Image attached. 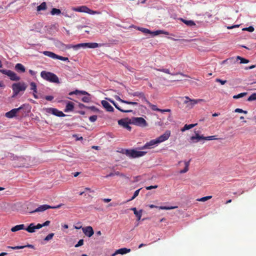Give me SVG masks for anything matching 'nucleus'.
Here are the masks:
<instances>
[{
    "label": "nucleus",
    "instance_id": "nucleus-1",
    "mask_svg": "<svg viewBox=\"0 0 256 256\" xmlns=\"http://www.w3.org/2000/svg\"><path fill=\"white\" fill-rule=\"evenodd\" d=\"M56 46L60 48L62 51H65L68 49L72 48L74 50H78L80 48H98L99 44L96 42H88V43H81L76 45L72 44H65L62 42H58L56 43Z\"/></svg>",
    "mask_w": 256,
    "mask_h": 256
},
{
    "label": "nucleus",
    "instance_id": "nucleus-2",
    "mask_svg": "<svg viewBox=\"0 0 256 256\" xmlns=\"http://www.w3.org/2000/svg\"><path fill=\"white\" fill-rule=\"evenodd\" d=\"M123 151V154L132 158L143 156L146 154V152L138 151L134 149L124 150Z\"/></svg>",
    "mask_w": 256,
    "mask_h": 256
},
{
    "label": "nucleus",
    "instance_id": "nucleus-3",
    "mask_svg": "<svg viewBox=\"0 0 256 256\" xmlns=\"http://www.w3.org/2000/svg\"><path fill=\"white\" fill-rule=\"evenodd\" d=\"M27 88L26 84L24 82H16L12 84V88L13 91L12 98L16 96L21 91H24Z\"/></svg>",
    "mask_w": 256,
    "mask_h": 256
},
{
    "label": "nucleus",
    "instance_id": "nucleus-4",
    "mask_svg": "<svg viewBox=\"0 0 256 256\" xmlns=\"http://www.w3.org/2000/svg\"><path fill=\"white\" fill-rule=\"evenodd\" d=\"M40 76L44 79L52 82L59 83L58 78L54 74L50 72L42 71L40 72Z\"/></svg>",
    "mask_w": 256,
    "mask_h": 256
},
{
    "label": "nucleus",
    "instance_id": "nucleus-5",
    "mask_svg": "<svg viewBox=\"0 0 256 256\" xmlns=\"http://www.w3.org/2000/svg\"><path fill=\"white\" fill-rule=\"evenodd\" d=\"M0 72L2 74H6L9 77L10 80L13 81H18L20 80V77L14 72L8 70H0Z\"/></svg>",
    "mask_w": 256,
    "mask_h": 256
},
{
    "label": "nucleus",
    "instance_id": "nucleus-6",
    "mask_svg": "<svg viewBox=\"0 0 256 256\" xmlns=\"http://www.w3.org/2000/svg\"><path fill=\"white\" fill-rule=\"evenodd\" d=\"M72 10L75 12H85L90 14H94L98 13V12L94 11L84 6L73 8Z\"/></svg>",
    "mask_w": 256,
    "mask_h": 256
},
{
    "label": "nucleus",
    "instance_id": "nucleus-7",
    "mask_svg": "<svg viewBox=\"0 0 256 256\" xmlns=\"http://www.w3.org/2000/svg\"><path fill=\"white\" fill-rule=\"evenodd\" d=\"M62 205V204H60L58 205H57L56 206H50L48 204H43L41 205L40 206H38V208H36L35 210L32 211L30 212V213H34L36 212H42L44 210L48 209V208H52V209H56L58 208L61 207V206Z\"/></svg>",
    "mask_w": 256,
    "mask_h": 256
},
{
    "label": "nucleus",
    "instance_id": "nucleus-8",
    "mask_svg": "<svg viewBox=\"0 0 256 256\" xmlns=\"http://www.w3.org/2000/svg\"><path fill=\"white\" fill-rule=\"evenodd\" d=\"M130 122L132 124L140 126H147L146 120L142 117L132 118H130Z\"/></svg>",
    "mask_w": 256,
    "mask_h": 256
},
{
    "label": "nucleus",
    "instance_id": "nucleus-9",
    "mask_svg": "<svg viewBox=\"0 0 256 256\" xmlns=\"http://www.w3.org/2000/svg\"><path fill=\"white\" fill-rule=\"evenodd\" d=\"M45 112L46 113L51 114H54V116H57L59 117H62L66 116V114H64L62 112L60 111L56 108H46L44 109Z\"/></svg>",
    "mask_w": 256,
    "mask_h": 256
},
{
    "label": "nucleus",
    "instance_id": "nucleus-10",
    "mask_svg": "<svg viewBox=\"0 0 256 256\" xmlns=\"http://www.w3.org/2000/svg\"><path fill=\"white\" fill-rule=\"evenodd\" d=\"M118 124L120 126H122L123 128H126L130 131L132 128L129 126L132 124L130 122V119L129 118H122L118 120Z\"/></svg>",
    "mask_w": 256,
    "mask_h": 256
},
{
    "label": "nucleus",
    "instance_id": "nucleus-11",
    "mask_svg": "<svg viewBox=\"0 0 256 256\" xmlns=\"http://www.w3.org/2000/svg\"><path fill=\"white\" fill-rule=\"evenodd\" d=\"M158 144L156 139H154L150 140L148 142H147L143 146H142L140 149H151L154 148V146H157Z\"/></svg>",
    "mask_w": 256,
    "mask_h": 256
},
{
    "label": "nucleus",
    "instance_id": "nucleus-12",
    "mask_svg": "<svg viewBox=\"0 0 256 256\" xmlns=\"http://www.w3.org/2000/svg\"><path fill=\"white\" fill-rule=\"evenodd\" d=\"M24 106V104L18 108L12 109L10 111L6 113V114H5L6 116L9 118H12L16 116V113L19 110H20L23 108Z\"/></svg>",
    "mask_w": 256,
    "mask_h": 256
},
{
    "label": "nucleus",
    "instance_id": "nucleus-13",
    "mask_svg": "<svg viewBox=\"0 0 256 256\" xmlns=\"http://www.w3.org/2000/svg\"><path fill=\"white\" fill-rule=\"evenodd\" d=\"M170 136V130H166L165 132L156 138V140H158V144L160 142H164L167 140Z\"/></svg>",
    "mask_w": 256,
    "mask_h": 256
},
{
    "label": "nucleus",
    "instance_id": "nucleus-14",
    "mask_svg": "<svg viewBox=\"0 0 256 256\" xmlns=\"http://www.w3.org/2000/svg\"><path fill=\"white\" fill-rule=\"evenodd\" d=\"M82 232L86 236L90 238L94 234L92 228L90 226H88L82 228Z\"/></svg>",
    "mask_w": 256,
    "mask_h": 256
},
{
    "label": "nucleus",
    "instance_id": "nucleus-15",
    "mask_svg": "<svg viewBox=\"0 0 256 256\" xmlns=\"http://www.w3.org/2000/svg\"><path fill=\"white\" fill-rule=\"evenodd\" d=\"M184 98H186V100L184 101V103L188 104V106H189L190 108L197 104L196 99H191L188 96H185Z\"/></svg>",
    "mask_w": 256,
    "mask_h": 256
},
{
    "label": "nucleus",
    "instance_id": "nucleus-16",
    "mask_svg": "<svg viewBox=\"0 0 256 256\" xmlns=\"http://www.w3.org/2000/svg\"><path fill=\"white\" fill-rule=\"evenodd\" d=\"M40 227H38V224L35 225L34 223H31L30 225L26 228V230L30 233H32L36 232V230H38Z\"/></svg>",
    "mask_w": 256,
    "mask_h": 256
},
{
    "label": "nucleus",
    "instance_id": "nucleus-17",
    "mask_svg": "<svg viewBox=\"0 0 256 256\" xmlns=\"http://www.w3.org/2000/svg\"><path fill=\"white\" fill-rule=\"evenodd\" d=\"M130 252V249L127 248H122L117 250L114 253L112 254V256H115L118 254H124Z\"/></svg>",
    "mask_w": 256,
    "mask_h": 256
},
{
    "label": "nucleus",
    "instance_id": "nucleus-18",
    "mask_svg": "<svg viewBox=\"0 0 256 256\" xmlns=\"http://www.w3.org/2000/svg\"><path fill=\"white\" fill-rule=\"evenodd\" d=\"M101 104L103 107L106 109V110L108 112H113L114 108L106 100H102L101 102Z\"/></svg>",
    "mask_w": 256,
    "mask_h": 256
},
{
    "label": "nucleus",
    "instance_id": "nucleus-19",
    "mask_svg": "<svg viewBox=\"0 0 256 256\" xmlns=\"http://www.w3.org/2000/svg\"><path fill=\"white\" fill-rule=\"evenodd\" d=\"M106 99L108 100L111 103H112L118 110L122 112H132V110H122V109L120 108L114 102V100H112V99H110V98H106Z\"/></svg>",
    "mask_w": 256,
    "mask_h": 256
},
{
    "label": "nucleus",
    "instance_id": "nucleus-20",
    "mask_svg": "<svg viewBox=\"0 0 256 256\" xmlns=\"http://www.w3.org/2000/svg\"><path fill=\"white\" fill-rule=\"evenodd\" d=\"M204 139V136H200L198 133H196V135L194 136H192L190 138V140L193 142H197L199 141H200Z\"/></svg>",
    "mask_w": 256,
    "mask_h": 256
},
{
    "label": "nucleus",
    "instance_id": "nucleus-21",
    "mask_svg": "<svg viewBox=\"0 0 256 256\" xmlns=\"http://www.w3.org/2000/svg\"><path fill=\"white\" fill-rule=\"evenodd\" d=\"M130 210L134 212V214L137 218V220H140L142 216V210H140L139 211H138L136 208H132Z\"/></svg>",
    "mask_w": 256,
    "mask_h": 256
},
{
    "label": "nucleus",
    "instance_id": "nucleus-22",
    "mask_svg": "<svg viewBox=\"0 0 256 256\" xmlns=\"http://www.w3.org/2000/svg\"><path fill=\"white\" fill-rule=\"evenodd\" d=\"M26 230V228H25L24 225V224L16 225V226L12 227L11 228V230L12 232H16L19 230Z\"/></svg>",
    "mask_w": 256,
    "mask_h": 256
},
{
    "label": "nucleus",
    "instance_id": "nucleus-23",
    "mask_svg": "<svg viewBox=\"0 0 256 256\" xmlns=\"http://www.w3.org/2000/svg\"><path fill=\"white\" fill-rule=\"evenodd\" d=\"M160 34H164L166 35H169L170 34L168 32L166 31H164V30H158L154 32H150V34L152 35L153 36H156Z\"/></svg>",
    "mask_w": 256,
    "mask_h": 256
},
{
    "label": "nucleus",
    "instance_id": "nucleus-24",
    "mask_svg": "<svg viewBox=\"0 0 256 256\" xmlns=\"http://www.w3.org/2000/svg\"><path fill=\"white\" fill-rule=\"evenodd\" d=\"M74 108V104L72 102H68L64 110V112H68L72 111Z\"/></svg>",
    "mask_w": 256,
    "mask_h": 256
},
{
    "label": "nucleus",
    "instance_id": "nucleus-25",
    "mask_svg": "<svg viewBox=\"0 0 256 256\" xmlns=\"http://www.w3.org/2000/svg\"><path fill=\"white\" fill-rule=\"evenodd\" d=\"M42 53L46 56H48L54 59H56L57 54H55L52 52L49 51H44L42 52Z\"/></svg>",
    "mask_w": 256,
    "mask_h": 256
},
{
    "label": "nucleus",
    "instance_id": "nucleus-26",
    "mask_svg": "<svg viewBox=\"0 0 256 256\" xmlns=\"http://www.w3.org/2000/svg\"><path fill=\"white\" fill-rule=\"evenodd\" d=\"M15 68L18 72H24L26 70L24 66L21 64H16Z\"/></svg>",
    "mask_w": 256,
    "mask_h": 256
},
{
    "label": "nucleus",
    "instance_id": "nucleus-27",
    "mask_svg": "<svg viewBox=\"0 0 256 256\" xmlns=\"http://www.w3.org/2000/svg\"><path fill=\"white\" fill-rule=\"evenodd\" d=\"M190 160L188 161H184L185 167L183 170H182L180 172V174H184L188 170V167L190 166Z\"/></svg>",
    "mask_w": 256,
    "mask_h": 256
},
{
    "label": "nucleus",
    "instance_id": "nucleus-28",
    "mask_svg": "<svg viewBox=\"0 0 256 256\" xmlns=\"http://www.w3.org/2000/svg\"><path fill=\"white\" fill-rule=\"evenodd\" d=\"M180 20L186 25L188 26H194L196 25L194 22L192 20H186L184 18H181Z\"/></svg>",
    "mask_w": 256,
    "mask_h": 256
},
{
    "label": "nucleus",
    "instance_id": "nucleus-29",
    "mask_svg": "<svg viewBox=\"0 0 256 256\" xmlns=\"http://www.w3.org/2000/svg\"><path fill=\"white\" fill-rule=\"evenodd\" d=\"M197 125V124H186L184 128L182 129V132H184L186 130H190L194 126H196Z\"/></svg>",
    "mask_w": 256,
    "mask_h": 256
},
{
    "label": "nucleus",
    "instance_id": "nucleus-30",
    "mask_svg": "<svg viewBox=\"0 0 256 256\" xmlns=\"http://www.w3.org/2000/svg\"><path fill=\"white\" fill-rule=\"evenodd\" d=\"M146 102L147 104H148L150 107L153 110L158 111V112L161 111V109L158 108L156 105L152 104L151 103H150L147 100H146Z\"/></svg>",
    "mask_w": 256,
    "mask_h": 256
},
{
    "label": "nucleus",
    "instance_id": "nucleus-31",
    "mask_svg": "<svg viewBox=\"0 0 256 256\" xmlns=\"http://www.w3.org/2000/svg\"><path fill=\"white\" fill-rule=\"evenodd\" d=\"M46 8V3L45 2H42L40 5L37 6L36 10L38 11L44 10Z\"/></svg>",
    "mask_w": 256,
    "mask_h": 256
},
{
    "label": "nucleus",
    "instance_id": "nucleus-32",
    "mask_svg": "<svg viewBox=\"0 0 256 256\" xmlns=\"http://www.w3.org/2000/svg\"><path fill=\"white\" fill-rule=\"evenodd\" d=\"M60 13H61L60 10V9H58L56 8H52V10L50 12V14L52 16L59 15L60 14Z\"/></svg>",
    "mask_w": 256,
    "mask_h": 256
},
{
    "label": "nucleus",
    "instance_id": "nucleus-33",
    "mask_svg": "<svg viewBox=\"0 0 256 256\" xmlns=\"http://www.w3.org/2000/svg\"><path fill=\"white\" fill-rule=\"evenodd\" d=\"M236 60H240V64H247L249 62V60L247 59H246L244 58H243L240 56H236Z\"/></svg>",
    "mask_w": 256,
    "mask_h": 256
},
{
    "label": "nucleus",
    "instance_id": "nucleus-34",
    "mask_svg": "<svg viewBox=\"0 0 256 256\" xmlns=\"http://www.w3.org/2000/svg\"><path fill=\"white\" fill-rule=\"evenodd\" d=\"M30 90H33V92L37 93V88L36 84L34 82H31L30 84Z\"/></svg>",
    "mask_w": 256,
    "mask_h": 256
},
{
    "label": "nucleus",
    "instance_id": "nucleus-35",
    "mask_svg": "<svg viewBox=\"0 0 256 256\" xmlns=\"http://www.w3.org/2000/svg\"><path fill=\"white\" fill-rule=\"evenodd\" d=\"M134 96H138L140 98H142L144 101H146V100L144 96V94L142 92H136L134 93Z\"/></svg>",
    "mask_w": 256,
    "mask_h": 256
},
{
    "label": "nucleus",
    "instance_id": "nucleus-36",
    "mask_svg": "<svg viewBox=\"0 0 256 256\" xmlns=\"http://www.w3.org/2000/svg\"><path fill=\"white\" fill-rule=\"evenodd\" d=\"M246 94H247L246 92L240 93V94H238L237 95L234 96H233V98L234 99L240 98L244 97V96H246Z\"/></svg>",
    "mask_w": 256,
    "mask_h": 256
},
{
    "label": "nucleus",
    "instance_id": "nucleus-37",
    "mask_svg": "<svg viewBox=\"0 0 256 256\" xmlns=\"http://www.w3.org/2000/svg\"><path fill=\"white\" fill-rule=\"evenodd\" d=\"M156 70L158 71L164 72V73H166V74H172V75H174L175 74H174L170 73V70H169L167 69V68H158V69H156Z\"/></svg>",
    "mask_w": 256,
    "mask_h": 256
},
{
    "label": "nucleus",
    "instance_id": "nucleus-38",
    "mask_svg": "<svg viewBox=\"0 0 256 256\" xmlns=\"http://www.w3.org/2000/svg\"><path fill=\"white\" fill-rule=\"evenodd\" d=\"M248 100L249 102L256 100V92L252 94L248 98Z\"/></svg>",
    "mask_w": 256,
    "mask_h": 256
},
{
    "label": "nucleus",
    "instance_id": "nucleus-39",
    "mask_svg": "<svg viewBox=\"0 0 256 256\" xmlns=\"http://www.w3.org/2000/svg\"><path fill=\"white\" fill-rule=\"evenodd\" d=\"M29 247V248H30V247H32V245H28V246H12V247H10L11 248L13 249V250H18V249H22L25 247Z\"/></svg>",
    "mask_w": 256,
    "mask_h": 256
},
{
    "label": "nucleus",
    "instance_id": "nucleus-40",
    "mask_svg": "<svg viewBox=\"0 0 256 256\" xmlns=\"http://www.w3.org/2000/svg\"><path fill=\"white\" fill-rule=\"evenodd\" d=\"M138 30L145 34H150L151 32V31L150 30L144 28H138Z\"/></svg>",
    "mask_w": 256,
    "mask_h": 256
},
{
    "label": "nucleus",
    "instance_id": "nucleus-41",
    "mask_svg": "<svg viewBox=\"0 0 256 256\" xmlns=\"http://www.w3.org/2000/svg\"><path fill=\"white\" fill-rule=\"evenodd\" d=\"M90 100H91V98L90 97V96L87 95L86 96H84L82 98V102H88L90 101Z\"/></svg>",
    "mask_w": 256,
    "mask_h": 256
},
{
    "label": "nucleus",
    "instance_id": "nucleus-42",
    "mask_svg": "<svg viewBox=\"0 0 256 256\" xmlns=\"http://www.w3.org/2000/svg\"><path fill=\"white\" fill-rule=\"evenodd\" d=\"M176 206H160L159 207V208L160 210H172L176 208Z\"/></svg>",
    "mask_w": 256,
    "mask_h": 256
},
{
    "label": "nucleus",
    "instance_id": "nucleus-43",
    "mask_svg": "<svg viewBox=\"0 0 256 256\" xmlns=\"http://www.w3.org/2000/svg\"><path fill=\"white\" fill-rule=\"evenodd\" d=\"M56 59H58L62 61H68V58L66 57H63L58 55H56Z\"/></svg>",
    "mask_w": 256,
    "mask_h": 256
},
{
    "label": "nucleus",
    "instance_id": "nucleus-44",
    "mask_svg": "<svg viewBox=\"0 0 256 256\" xmlns=\"http://www.w3.org/2000/svg\"><path fill=\"white\" fill-rule=\"evenodd\" d=\"M54 236V234L53 233H51V234H48L45 238H44V240H46V241H48L50 240H51L53 236Z\"/></svg>",
    "mask_w": 256,
    "mask_h": 256
},
{
    "label": "nucleus",
    "instance_id": "nucleus-45",
    "mask_svg": "<svg viewBox=\"0 0 256 256\" xmlns=\"http://www.w3.org/2000/svg\"><path fill=\"white\" fill-rule=\"evenodd\" d=\"M50 224V221L46 220L42 224H38V227H40V228H42L43 226H48Z\"/></svg>",
    "mask_w": 256,
    "mask_h": 256
},
{
    "label": "nucleus",
    "instance_id": "nucleus-46",
    "mask_svg": "<svg viewBox=\"0 0 256 256\" xmlns=\"http://www.w3.org/2000/svg\"><path fill=\"white\" fill-rule=\"evenodd\" d=\"M234 112H239V113H244L245 114H246L248 113V112L246 110H244L242 109L237 108L234 110Z\"/></svg>",
    "mask_w": 256,
    "mask_h": 256
},
{
    "label": "nucleus",
    "instance_id": "nucleus-47",
    "mask_svg": "<svg viewBox=\"0 0 256 256\" xmlns=\"http://www.w3.org/2000/svg\"><path fill=\"white\" fill-rule=\"evenodd\" d=\"M97 118H98L97 116H96V115H94V116H90L89 118V120H90L91 122H96V120Z\"/></svg>",
    "mask_w": 256,
    "mask_h": 256
},
{
    "label": "nucleus",
    "instance_id": "nucleus-48",
    "mask_svg": "<svg viewBox=\"0 0 256 256\" xmlns=\"http://www.w3.org/2000/svg\"><path fill=\"white\" fill-rule=\"evenodd\" d=\"M211 198H212V196H204V197H202V198L198 199V200L201 201V202H204V201H206V200L210 199Z\"/></svg>",
    "mask_w": 256,
    "mask_h": 256
},
{
    "label": "nucleus",
    "instance_id": "nucleus-49",
    "mask_svg": "<svg viewBox=\"0 0 256 256\" xmlns=\"http://www.w3.org/2000/svg\"><path fill=\"white\" fill-rule=\"evenodd\" d=\"M242 30H246L250 32H252L254 31V28L252 26H250L248 28H244Z\"/></svg>",
    "mask_w": 256,
    "mask_h": 256
},
{
    "label": "nucleus",
    "instance_id": "nucleus-50",
    "mask_svg": "<svg viewBox=\"0 0 256 256\" xmlns=\"http://www.w3.org/2000/svg\"><path fill=\"white\" fill-rule=\"evenodd\" d=\"M123 103L128 104L134 105V106L138 105V103L136 102H129V101H126V100L123 101Z\"/></svg>",
    "mask_w": 256,
    "mask_h": 256
},
{
    "label": "nucleus",
    "instance_id": "nucleus-51",
    "mask_svg": "<svg viewBox=\"0 0 256 256\" xmlns=\"http://www.w3.org/2000/svg\"><path fill=\"white\" fill-rule=\"evenodd\" d=\"M84 244V240L82 239L79 240L78 242L75 245L76 248L79 247Z\"/></svg>",
    "mask_w": 256,
    "mask_h": 256
},
{
    "label": "nucleus",
    "instance_id": "nucleus-52",
    "mask_svg": "<svg viewBox=\"0 0 256 256\" xmlns=\"http://www.w3.org/2000/svg\"><path fill=\"white\" fill-rule=\"evenodd\" d=\"M216 82H218L220 83V84H222V85L224 84L226 82V80H222L220 78H216Z\"/></svg>",
    "mask_w": 256,
    "mask_h": 256
},
{
    "label": "nucleus",
    "instance_id": "nucleus-53",
    "mask_svg": "<svg viewBox=\"0 0 256 256\" xmlns=\"http://www.w3.org/2000/svg\"><path fill=\"white\" fill-rule=\"evenodd\" d=\"M158 187V186L157 185H154V186H146V188L147 190H150L152 188H156Z\"/></svg>",
    "mask_w": 256,
    "mask_h": 256
},
{
    "label": "nucleus",
    "instance_id": "nucleus-54",
    "mask_svg": "<svg viewBox=\"0 0 256 256\" xmlns=\"http://www.w3.org/2000/svg\"><path fill=\"white\" fill-rule=\"evenodd\" d=\"M46 100L48 101H51L54 99V96H45Z\"/></svg>",
    "mask_w": 256,
    "mask_h": 256
},
{
    "label": "nucleus",
    "instance_id": "nucleus-55",
    "mask_svg": "<svg viewBox=\"0 0 256 256\" xmlns=\"http://www.w3.org/2000/svg\"><path fill=\"white\" fill-rule=\"evenodd\" d=\"M78 94H82L90 96V94L88 92H87L86 91H84V90H78Z\"/></svg>",
    "mask_w": 256,
    "mask_h": 256
},
{
    "label": "nucleus",
    "instance_id": "nucleus-56",
    "mask_svg": "<svg viewBox=\"0 0 256 256\" xmlns=\"http://www.w3.org/2000/svg\"><path fill=\"white\" fill-rule=\"evenodd\" d=\"M90 109L96 112H98V110L94 106H90Z\"/></svg>",
    "mask_w": 256,
    "mask_h": 256
},
{
    "label": "nucleus",
    "instance_id": "nucleus-57",
    "mask_svg": "<svg viewBox=\"0 0 256 256\" xmlns=\"http://www.w3.org/2000/svg\"><path fill=\"white\" fill-rule=\"evenodd\" d=\"M78 94V90H76L74 92H70L69 93V95L72 96V94Z\"/></svg>",
    "mask_w": 256,
    "mask_h": 256
},
{
    "label": "nucleus",
    "instance_id": "nucleus-58",
    "mask_svg": "<svg viewBox=\"0 0 256 256\" xmlns=\"http://www.w3.org/2000/svg\"><path fill=\"white\" fill-rule=\"evenodd\" d=\"M140 190H141V188H140L134 192V195H133L134 196V197L136 198L138 195V194H139Z\"/></svg>",
    "mask_w": 256,
    "mask_h": 256
},
{
    "label": "nucleus",
    "instance_id": "nucleus-59",
    "mask_svg": "<svg viewBox=\"0 0 256 256\" xmlns=\"http://www.w3.org/2000/svg\"><path fill=\"white\" fill-rule=\"evenodd\" d=\"M240 26V25L238 24H236V25H233L232 26H228L227 27V28L228 29H232V28H238Z\"/></svg>",
    "mask_w": 256,
    "mask_h": 256
},
{
    "label": "nucleus",
    "instance_id": "nucleus-60",
    "mask_svg": "<svg viewBox=\"0 0 256 256\" xmlns=\"http://www.w3.org/2000/svg\"><path fill=\"white\" fill-rule=\"evenodd\" d=\"M256 67V65H252V66H250L246 68V70H250V69L254 68Z\"/></svg>",
    "mask_w": 256,
    "mask_h": 256
},
{
    "label": "nucleus",
    "instance_id": "nucleus-61",
    "mask_svg": "<svg viewBox=\"0 0 256 256\" xmlns=\"http://www.w3.org/2000/svg\"><path fill=\"white\" fill-rule=\"evenodd\" d=\"M114 176V172H110V174L106 175L105 177L106 178H108L110 176Z\"/></svg>",
    "mask_w": 256,
    "mask_h": 256
},
{
    "label": "nucleus",
    "instance_id": "nucleus-62",
    "mask_svg": "<svg viewBox=\"0 0 256 256\" xmlns=\"http://www.w3.org/2000/svg\"><path fill=\"white\" fill-rule=\"evenodd\" d=\"M204 140H212L211 136H204Z\"/></svg>",
    "mask_w": 256,
    "mask_h": 256
},
{
    "label": "nucleus",
    "instance_id": "nucleus-63",
    "mask_svg": "<svg viewBox=\"0 0 256 256\" xmlns=\"http://www.w3.org/2000/svg\"><path fill=\"white\" fill-rule=\"evenodd\" d=\"M116 100H118V101H120V102H122V103H123V101H124V100H123L121 99L118 96H116Z\"/></svg>",
    "mask_w": 256,
    "mask_h": 256
},
{
    "label": "nucleus",
    "instance_id": "nucleus-64",
    "mask_svg": "<svg viewBox=\"0 0 256 256\" xmlns=\"http://www.w3.org/2000/svg\"><path fill=\"white\" fill-rule=\"evenodd\" d=\"M170 111V109H164V110L161 109V111H160V112H169Z\"/></svg>",
    "mask_w": 256,
    "mask_h": 256
}]
</instances>
